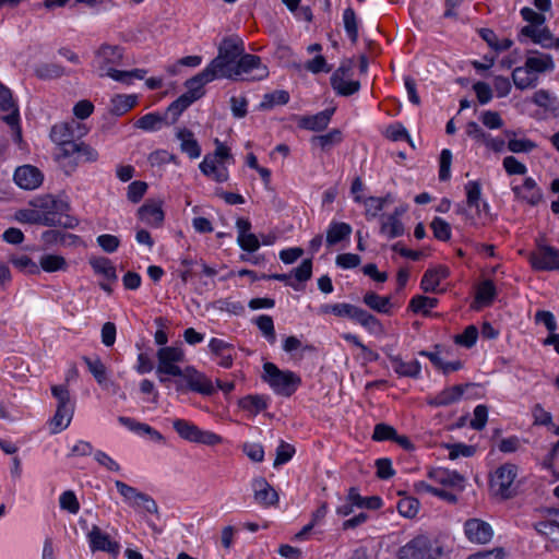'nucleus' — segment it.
Segmentation results:
<instances>
[{
    "label": "nucleus",
    "instance_id": "1",
    "mask_svg": "<svg viewBox=\"0 0 559 559\" xmlns=\"http://www.w3.org/2000/svg\"><path fill=\"white\" fill-rule=\"evenodd\" d=\"M71 206L67 199L45 194L35 198L27 207L14 213V219L22 224H35L44 226H60L75 228L79 219L70 214Z\"/></svg>",
    "mask_w": 559,
    "mask_h": 559
},
{
    "label": "nucleus",
    "instance_id": "2",
    "mask_svg": "<svg viewBox=\"0 0 559 559\" xmlns=\"http://www.w3.org/2000/svg\"><path fill=\"white\" fill-rule=\"evenodd\" d=\"M123 51L119 46L102 45L94 59V67L102 78L131 85L135 80H143L147 73L144 69H133L130 71L118 70L116 67L121 64Z\"/></svg>",
    "mask_w": 559,
    "mask_h": 559
},
{
    "label": "nucleus",
    "instance_id": "3",
    "mask_svg": "<svg viewBox=\"0 0 559 559\" xmlns=\"http://www.w3.org/2000/svg\"><path fill=\"white\" fill-rule=\"evenodd\" d=\"M555 67L551 55L530 50L525 56L524 64L516 67L512 72L514 85L520 90L534 87L538 83L539 75L552 72Z\"/></svg>",
    "mask_w": 559,
    "mask_h": 559
},
{
    "label": "nucleus",
    "instance_id": "4",
    "mask_svg": "<svg viewBox=\"0 0 559 559\" xmlns=\"http://www.w3.org/2000/svg\"><path fill=\"white\" fill-rule=\"evenodd\" d=\"M243 52V46L238 38H224L218 46V55L206 66L215 79H228L237 74L235 71L238 60Z\"/></svg>",
    "mask_w": 559,
    "mask_h": 559
},
{
    "label": "nucleus",
    "instance_id": "5",
    "mask_svg": "<svg viewBox=\"0 0 559 559\" xmlns=\"http://www.w3.org/2000/svg\"><path fill=\"white\" fill-rule=\"evenodd\" d=\"M215 150L206 154L199 165L201 173L215 182H226L229 178L228 165L234 163L230 148L218 139L214 140Z\"/></svg>",
    "mask_w": 559,
    "mask_h": 559
},
{
    "label": "nucleus",
    "instance_id": "6",
    "mask_svg": "<svg viewBox=\"0 0 559 559\" xmlns=\"http://www.w3.org/2000/svg\"><path fill=\"white\" fill-rule=\"evenodd\" d=\"M262 379L275 394L282 396L293 395L301 385L299 374L288 369H280L273 362H265L263 365Z\"/></svg>",
    "mask_w": 559,
    "mask_h": 559
},
{
    "label": "nucleus",
    "instance_id": "7",
    "mask_svg": "<svg viewBox=\"0 0 559 559\" xmlns=\"http://www.w3.org/2000/svg\"><path fill=\"white\" fill-rule=\"evenodd\" d=\"M51 394L57 400V409L49 420L51 433H59L67 429L74 414V402L71 400L69 389L66 385H52Z\"/></svg>",
    "mask_w": 559,
    "mask_h": 559
},
{
    "label": "nucleus",
    "instance_id": "8",
    "mask_svg": "<svg viewBox=\"0 0 559 559\" xmlns=\"http://www.w3.org/2000/svg\"><path fill=\"white\" fill-rule=\"evenodd\" d=\"M518 478V466L514 464L506 463L501 465L495 473L493 496L500 500H507L518 495V487L520 483Z\"/></svg>",
    "mask_w": 559,
    "mask_h": 559
},
{
    "label": "nucleus",
    "instance_id": "9",
    "mask_svg": "<svg viewBox=\"0 0 559 559\" xmlns=\"http://www.w3.org/2000/svg\"><path fill=\"white\" fill-rule=\"evenodd\" d=\"M173 428L186 441L214 447L224 442L222 436L199 428L193 423L177 418L173 421Z\"/></svg>",
    "mask_w": 559,
    "mask_h": 559
},
{
    "label": "nucleus",
    "instance_id": "10",
    "mask_svg": "<svg viewBox=\"0 0 559 559\" xmlns=\"http://www.w3.org/2000/svg\"><path fill=\"white\" fill-rule=\"evenodd\" d=\"M443 549L427 537L418 536L400 549V559H442Z\"/></svg>",
    "mask_w": 559,
    "mask_h": 559
},
{
    "label": "nucleus",
    "instance_id": "11",
    "mask_svg": "<svg viewBox=\"0 0 559 559\" xmlns=\"http://www.w3.org/2000/svg\"><path fill=\"white\" fill-rule=\"evenodd\" d=\"M157 367L156 373L159 376V380L164 381L163 374L178 377L181 374L182 368L179 366L180 362L185 361V350L181 346H164L160 347L157 353Z\"/></svg>",
    "mask_w": 559,
    "mask_h": 559
},
{
    "label": "nucleus",
    "instance_id": "12",
    "mask_svg": "<svg viewBox=\"0 0 559 559\" xmlns=\"http://www.w3.org/2000/svg\"><path fill=\"white\" fill-rule=\"evenodd\" d=\"M0 112L1 119L11 128L12 140L22 143V131L19 124V107L12 97L11 91L0 82Z\"/></svg>",
    "mask_w": 559,
    "mask_h": 559
},
{
    "label": "nucleus",
    "instance_id": "13",
    "mask_svg": "<svg viewBox=\"0 0 559 559\" xmlns=\"http://www.w3.org/2000/svg\"><path fill=\"white\" fill-rule=\"evenodd\" d=\"M178 377L180 378V380L177 381L178 391L190 390L202 395H211L215 391L211 379L193 366L183 368L181 374Z\"/></svg>",
    "mask_w": 559,
    "mask_h": 559
},
{
    "label": "nucleus",
    "instance_id": "14",
    "mask_svg": "<svg viewBox=\"0 0 559 559\" xmlns=\"http://www.w3.org/2000/svg\"><path fill=\"white\" fill-rule=\"evenodd\" d=\"M353 68L354 61L346 59L342 61L340 67L333 72L331 85L338 95L349 96L359 91L360 83L352 78Z\"/></svg>",
    "mask_w": 559,
    "mask_h": 559
},
{
    "label": "nucleus",
    "instance_id": "15",
    "mask_svg": "<svg viewBox=\"0 0 559 559\" xmlns=\"http://www.w3.org/2000/svg\"><path fill=\"white\" fill-rule=\"evenodd\" d=\"M528 260L536 271H557L559 270V249L538 240Z\"/></svg>",
    "mask_w": 559,
    "mask_h": 559
},
{
    "label": "nucleus",
    "instance_id": "16",
    "mask_svg": "<svg viewBox=\"0 0 559 559\" xmlns=\"http://www.w3.org/2000/svg\"><path fill=\"white\" fill-rule=\"evenodd\" d=\"M237 74L231 80H263L269 75L267 67L262 64L260 57L254 55L240 56L235 70Z\"/></svg>",
    "mask_w": 559,
    "mask_h": 559
},
{
    "label": "nucleus",
    "instance_id": "17",
    "mask_svg": "<svg viewBox=\"0 0 559 559\" xmlns=\"http://www.w3.org/2000/svg\"><path fill=\"white\" fill-rule=\"evenodd\" d=\"M115 486L123 498L124 502L134 509H142L148 513H156L158 508L156 502L147 495L140 492L136 488L116 480Z\"/></svg>",
    "mask_w": 559,
    "mask_h": 559
},
{
    "label": "nucleus",
    "instance_id": "18",
    "mask_svg": "<svg viewBox=\"0 0 559 559\" xmlns=\"http://www.w3.org/2000/svg\"><path fill=\"white\" fill-rule=\"evenodd\" d=\"M88 547L92 552L103 551L107 552L114 558H117L120 552V544L114 540L109 534L102 531L97 525H93L86 534Z\"/></svg>",
    "mask_w": 559,
    "mask_h": 559
},
{
    "label": "nucleus",
    "instance_id": "19",
    "mask_svg": "<svg viewBox=\"0 0 559 559\" xmlns=\"http://www.w3.org/2000/svg\"><path fill=\"white\" fill-rule=\"evenodd\" d=\"M138 218L152 228H159L165 221L164 201L147 199L136 211Z\"/></svg>",
    "mask_w": 559,
    "mask_h": 559
},
{
    "label": "nucleus",
    "instance_id": "20",
    "mask_svg": "<svg viewBox=\"0 0 559 559\" xmlns=\"http://www.w3.org/2000/svg\"><path fill=\"white\" fill-rule=\"evenodd\" d=\"M13 180L23 190H35L41 186L44 175L33 165H23L15 169Z\"/></svg>",
    "mask_w": 559,
    "mask_h": 559
},
{
    "label": "nucleus",
    "instance_id": "21",
    "mask_svg": "<svg viewBox=\"0 0 559 559\" xmlns=\"http://www.w3.org/2000/svg\"><path fill=\"white\" fill-rule=\"evenodd\" d=\"M477 121L473 120L466 124V134L475 141L476 144L488 147L489 140L487 130L489 129V110L476 109Z\"/></svg>",
    "mask_w": 559,
    "mask_h": 559
},
{
    "label": "nucleus",
    "instance_id": "22",
    "mask_svg": "<svg viewBox=\"0 0 559 559\" xmlns=\"http://www.w3.org/2000/svg\"><path fill=\"white\" fill-rule=\"evenodd\" d=\"M254 501L264 507H273L278 503L276 490L267 483L264 477H255L251 481Z\"/></svg>",
    "mask_w": 559,
    "mask_h": 559
},
{
    "label": "nucleus",
    "instance_id": "23",
    "mask_svg": "<svg viewBox=\"0 0 559 559\" xmlns=\"http://www.w3.org/2000/svg\"><path fill=\"white\" fill-rule=\"evenodd\" d=\"M428 477L435 483L443 487L451 488L456 492H461L465 487V479L459 473L447 468H433L428 473Z\"/></svg>",
    "mask_w": 559,
    "mask_h": 559
},
{
    "label": "nucleus",
    "instance_id": "24",
    "mask_svg": "<svg viewBox=\"0 0 559 559\" xmlns=\"http://www.w3.org/2000/svg\"><path fill=\"white\" fill-rule=\"evenodd\" d=\"M209 349L221 367L230 368L233 366L236 356L233 344L222 338L213 337L209 342Z\"/></svg>",
    "mask_w": 559,
    "mask_h": 559
},
{
    "label": "nucleus",
    "instance_id": "25",
    "mask_svg": "<svg viewBox=\"0 0 559 559\" xmlns=\"http://www.w3.org/2000/svg\"><path fill=\"white\" fill-rule=\"evenodd\" d=\"M214 80L216 79L205 67L201 72L185 82L186 92L183 94L195 102L205 94L204 86Z\"/></svg>",
    "mask_w": 559,
    "mask_h": 559
},
{
    "label": "nucleus",
    "instance_id": "26",
    "mask_svg": "<svg viewBox=\"0 0 559 559\" xmlns=\"http://www.w3.org/2000/svg\"><path fill=\"white\" fill-rule=\"evenodd\" d=\"M175 136L183 154L188 155L191 159H197L201 156V146L191 130L188 128H178Z\"/></svg>",
    "mask_w": 559,
    "mask_h": 559
},
{
    "label": "nucleus",
    "instance_id": "27",
    "mask_svg": "<svg viewBox=\"0 0 559 559\" xmlns=\"http://www.w3.org/2000/svg\"><path fill=\"white\" fill-rule=\"evenodd\" d=\"M464 534L473 544H486L489 540V525L483 520L469 519L464 524Z\"/></svg>",
    "mask_w": 559,
    "mask_h": 559
},
{
    "label": "nucleus",
    "instance_id": "28",
    "mask_svg": "<svg viewBox=\"0 0 559 559\" xmlns=\"http://www.w3.org/2000/svg\"><path fill=\"white\" fill-rule=\"evenodd\" d=\"M531 100L540 107L546 115L551 117L559 116V98L554 93L540 88L532 95Z\"/></svg>",
    "mask_w": 559,
    "mask_h": 559
},
{
    "label": "nucleus",
    "instance_id": "29",
    "mask_svg": "<svg viewBox=\"0 0 559 559\" xmlns=\"http://www.w3.org/2000/svg\"><path fill=\"white\" fill-rule=\"evenodd\" d=\"M513 191L518 198L522 199L531 205L537 204L543 198V193L539 187L531 177L525 178L521 185L514 186Z\"/></svg>",
    "mask_w": 559,
    "mask_h": 559
},
{
    "label": "nucleus",
    "instance_id": "30",
    "mask_svg": "<svg viewBox=\"0 0 559 559\" xmlns=\"http://www.w3.org/2000/svg\"><path fill=\"white\" fill-rule=\"evenodd\" d=\"M449 269L442 265L428 269L420 282V288L426 293H436L443 280L449 276Z\"/></svg>",
    "mask_w": 559,
    "mask_h": 559
},
{
    "label": "nucleus",
    "instance_id": "31",
    "mask_svg": "<svg viewBox=\"0 0 559 559\" xmlns=\"http://www.w3.org/2000/svg\"><path fill=\"white\" fill-rule=\"evenodd\" d=\"M389 360L399 377L419 378L421 365L418 360L404 361L399 355H389Z\"/></svg>",
    "mask_w": 559,
    "mask_h": 559
},
{
    "label": "nucleus",
    "instance_id": "32",
    "mask_svg": "<svg viewBox=\"0 0 559 559\" xmlns=\"http://www.w3.org/2000/svg\"><path fill=\"white\" fill-rule=\"evenodd\" d=\"M333 110H323L311 116H301L298 118L297 123L301 129L310 131H322L324 130L332 117Z\"/></svg>",
    "mask_w": 559,
    "mask_h": 559
},
{
    "label": "nucleus",
    "instance_id": "33",
    "mask_svg": "<svg viewBox=\"0 0 559 559\" xmlns=\"http://www.w3.org/2000/svg\"><path fill=\"white\" fill-rule=\"evenodd\" d=\"M464 189L466 193L467 209L474 212L476 216H479L481 212V205L486 210V203L483 200V190L480 183L478 181L472 180L465 185Z\"/></svg>",
    "mask_w": 559,
    "mask_h": 559
},
{
    "label": "nucleus",
    "instance_id": "34",
    "mask_svg": "<svg viewBox=\"0 0 559 559\" xmlns=\"http://www.w3.org/2000/svg\"><path fill=\"white\" fill-rule=\"evenodd\" d=\"M88 262L94 273L100 276L102 280L108 283H115L117 281L116 267L109 259L105 257H92Z\"/></svg>",
    "mask_w": 559,
    "mask_h": 559
},
{
    "label": "nucleus",
    "instance_id": "35",
    "mask_svg": "<svg viewBox=\"0 0 559 559\" xmlns=\"http://www.w3.org/2000/svg\"><path fill=\"white\" fill-rule=\"evenodd\" d=\"M521 35L545 49H550L551 32L544 25H526L522 27Z\"/></svg>",
    "mask_w": 559,
    "mask_h": 559
},
{
    "label": "nucleus",
    "instance_id": "36",
    "mask_svg": "<svg viewBox=\"0 0 559 559\" xmlns=\"http://www.w3.org/2000/svg\"><path fill=\"white\" fill-rule=\"evenodd\" d=\"M83 361L88 368V371L93 374L96 382L104 389H108L112 384L108 377L107 368L103 364L99 357H84Z\"/></svg>",
    "mask_w": 559,
    "mask_h": 559
},
{
    "label": "nucleus",
    "instance_id": "37",
    "mask_svg": "<svg viewBox=\"0 0 559 559\" xmlns=\"http://www.w3.org/2000/svg\"><path fill=\"white\" fill-rule=\"evenodd\" d=\"M352 226L344 222L332 221L325 235V242L328 246H334L344 239H347L352 234Z\"/></svg>",
    "mask_w": 559,
    "mask_h": 559
},
{
    "label": "nucleus",
    "instance_id": "38",
    "mask_svg": "<svg viewBox=\"0 0 559 559\" xmlns=\"http://www.w3.org/2000/svg\"><path fill=\"white\" fill-rule=\"evenodd\" d=\"M360 310L361 308L354 305L340 302L334 305H322L319 312L322 314L332 313L338 318H348L356 321Z\"/></svg>",
    "mask_w": 559,
    "mask_h": 559
},
{
    "label": "nucleus",
    "instance_id": "39",
    "mask_svg": "<svg viewBox=\"0 0 559 559\" xmlns=\"http://www.w3.org/2000/svg\"><path fill=\"white\" fill-rule=\"evenodd\" d=\"M342 140V132L337 129H333L325 134L312 136L310 139V144L312 148L320 150L321 152H329L335 145L340 144Z\"/></svg>",
    "mask_w": 559,
    "mask_h": 559
},
{
    "label": "nucleus",
    "instance_id": "40",
    "mask_svg": "<svg viewBox=\"0 0 559 559\" xmlns=\"http://www.w3.org/2000/svg\"><path fill=\"white\" fill-rule=\"evenodd\" d=\"M420 355L429 358L433 366L443 373H450L462 368V362L460 360L447 361L443 358L439 346L436 347V352L423 350L420 352Z\"/></svg>",
    "mask_w": 559,
    "mask_h": 559
},
{
    "label": "nucleus",
    "instance_id": "41",
    "mask_svg": "<svg viewBox=\"0 0 559 559\" xmlns=\"http://www.w3.org/2000/svg\"><path fill=\"white\" fill-rule=\"evenodd\" d=\"M167 124L166 116L158 112H150L136 120L135 127L147 132L160 130Z\"/></svg>",
    "mask_w": 559,
    "mask_h": 559
},
{
    "label": "nucleus",
    "instance_id": "42",
    "mask_svg": "<svg viewBox=\"0 0 559 559\" xmlns=\"http://www.w3.org/2000/svg\"><path fill=\"white\" fill-rule=\"evenodd\" d=\"M462 395H463V388L461 385L450 386V388H447L443 391H441L435 397H432L429 401V404L433 405V406H448L450 404H453V403L460 401Z\"/></svg>",
    "mask_w": 559,
    "mask_h": 559
},
{
    "label": "nucleus",
    "instance_id": "43",
    "mask_svg": "<svg viewBox=\"0 0 559 559\" xmlns=\"http://www.w3.org/2000/svg\"><path fill=\"white\" fill-rule=\"evenodd\" d=\"M508 150L512 153H530L537 147V144L525 138L518 136L514 132L506 133Z\"/></svg>",
    "mask_w": 559,
    "mask_h": 559
},
{
    "label": "nucleus",
    "instance_id": "44",
    "mask_svg": "<svg viewBox=\"0 0 559 559\" xmlns=\"http://www.w3.org/2000/svg\"><path fill=\"white\" fill-rule=\"evenodd\" d=\"M364 302L372 310L380 313H389L392 308L391 298L368 292L364 296Z\"/></svg>",
    "mask_w": 559,
    "mask_h": 559
},
{
    "label": "nucleus",
    "instance_id": "45",
    "mask_svg": "<svg viewBox=\"0 0 559 559\" xmlns=\"http://www.w3.org/2000/svg\"><path fill=\"white\" fill-rule=\"evenodd\" d=\"M354 200L365 205L366 216L368 218H373L383 210L385 202L389 200V195L385 198L369 197L366 199H362L361 195H356Z\"/></svg>",
    "mask_w": 559,
    "mask_h": 559
},
{
    "label": "nucleus",
    "instance_id": "46",
    "mask_svg": "<svg viewBox=\"0 0 559 559\" xmlns=\"http://www.w3.org/2000/svg\"><path fill=\"white\" fill-rule=\"evenodd\" d=\"M437 305H438L437 298L418 295L411 299L408 308L414 313L428 316L430 313V310L433 309Z\"/></svg>",
    "mask_w": 559,
    "mask_h": 559
},
{
    "label": "nucleus",
    "instance_id": "47",
    "mask_svg": "<svg viewBox=\"0 0 559 559\" xmlns=\"http://www.w3.org/2000/svg\"><path fill=\"white\" fill-rule=\"evenodd\" d=\"M135 104V95H115L110 100V111L117 116H121L133 108Z\"/></svg>",
    "mask_w": 559,
    "mask_h": 559
},
{
    "label": "nucleus",
    "instance_id": "48",
    "mask_svg": "<svg viewBox=\"0 0 559 559\" xmlns=\"http://www.w3.org/2000/svg\"><path fill=\"white\" fill-rule=\"evenodd\" d=\"M381 233L388 238H396L403 235L404 226L396 215H388L382 219Z\"/></svg>",
    "mask_w": 559,
    "mask_h": 559
},
{
    "label": "nucleus",
    "instance_id": "49",
    "mask_svg": "<svg viewBox=\"0 0 559 559\" xmlns=\"http://www.w3.org/2000/svg\"><path fill=\"white\" fill-rule=\"evenodd\" d=\"M36 75L41 80H53L67 74L63 67L55 62L38 64L35 69Z\"/></svg>",
    "mask_w": 559,
    "mask_h": 559
},
{
    "label": "nucleus",
    "instance_id": "50",
    "mask_svg": "<svg viewBox=\"0 0 559 559\" xmlns=\"http://www.w3.org/2000/svg\"><path fill=\"white\" fill-rule=\"evenodd\" d=\"M39 265L48 273L64 271L68 267L66 259L59 254H44L39 259Z\"/></svg>",
    "mask_w": 559,
    "mask_h": 559
},
{
    "label": "nucleus",
    "instance_id": "51",
    "mask_svg": "<svg viewBox=\"0 0 559 559\" xmlns=\"http://www.w3.org/2000/svg\"><path fill=\"white\" fill-rule=\"evenodd\" d=\"M238 405L250 415H257L267 406L265 399L260 395H247L239 400Z\"/></svg>",
    "mask_w": 559,
    "mask_h": 559
},
{
    "label": "nucleus",
    "instance_id": "52",
    "mask_svg": "<svg viewBox=\"0 0 559 559\" xmlns=\"http://www.w3.org/2000/svg\"><path fill=\"white\" fill-rule=\"evenodd\" d=\"M356 322H358L361 326H364L368 332L372 334H382L384 332L383 325L381 322L371 313L361 309Z\"/></svg>",
    "mask_w": 559,
    "mask_h": 559
},
{
    "label": "nucleus",
    "instance_id": "53",
    "mask_svg": "<svg viewBox=\"0 0 559 559\" xmlns=\"http://www.w3.org/2000/svg\"><path fill=\"white\" fill-rule=\"evenodd\" d=\"M396 508L402 516L413 519L417 515L420 508V503L416 498L405 496L400 499Z\"/></svg>",
    "mask_w": 559,
    "mask_h": 559
},
{
    "label": "nucleus",
    "instance_id": "54",
    "mask_svg": "<svg viewBox=\"0 0 559 559\" xmlns=\"http://www.w3.org/2000/svg\"><path fill=\"white\" fill-rule=\"evenodd\" d=\"M255 324L263 334V336L271 343L274 344L276 341L274 323L270 316L262 314L255 320Z\"/></svg>",
    "mask_w": 559,
    "mask_h": 559
},
{
    "label": "nucleus",
    "instance_id": "55",
    "mask_svg": "<svg viewBox=\"0 0 559 559\" xmlns=\"http://www.w3.org/2000/svg\"><path fill=\"white\" fill-rule=\"evenodd\" d=\"M385 136L392 141L405 140L412 147H415L412 138L409 136L405 127L401 123H393L385 129Z\"/></svg>",
    "mask_w": 559,
    "mask_h": 559
},
{
    "label": "nucleus",
    "instance_id": "56",
    "mask_svg": "<svg viewBox=\"0 0 559 559\" xmlns=\"http://www.w3.org/2000/svg\"><path fill=\"white\" fill-rule=\"evenodd\" d=\"M478 337V331L475 325H468L462 333L456 334L454 336V342L457 345L464 346V347H472Z\"/></svg>",
    "mask_w": 559,
    "mask_h": 559
},
{
    "label": "nucleus",
    "instance_id": "57",
    "mask_svg": "<svg viewBox=\"0 0 559 559\" xmlns=\"http://www.w3.org/2000/svg\"><path fill=\"white\" fill-rule=\"evenodd\" d=\"M343 21L345 31L352 41H356L358 37V27L356 21V14L353 9L347 8L343 13Z\"/></svg>",
    "mask_w": 559,
    "mask_h": 559
},
{
    "label": "nucleus",
    "instance_id": "58",
    "mask_svg": "<svg viewBox=\"0 0 559 559\" xmlns=\"http://www.w3.org/2000/svg\"><path fill=\"white\" fill-rule=\"evenodd\" d=\"M431 229L433 231V236L441 241H447L451 238L450 225L440 217L433 218L431 222Z\"/></svg>",
    "mask_w": 559,
    "mask_h": 559
},
{
    "label": "nucleus",
    "instance_id": "59",
    "mask_svg": "<svg viewBox=\"0 0 559 559\" xmlns=\"http://www.w3.org/2000/svg\"><path fill=\"white\" fill-rule=\"evenodd\" d=\"M59 504L62 510L71 514H76L80 510V503L72 491H64L59 497Z\"/></svg>",
    "mask_w": 559,
    "mask_h": 559
},
{
    "label": "nucleus",
    "instance_id": "60",
    "mask_svg": "<svg viewBox=\"0 0 559 559\" xmlns=\"http://www.w3.org/2000/svg\"><path fill=\"white\" fill-rule=\"evenodd\" d=\"M289 100V94L286 91L280 90L264 96L261 106L264 108H271L276 105H285Z\"/></svg>",
    "mask_w": 559,
    "mask_h": 559
},
{
    "label": "nucleus",
    "instance_id": "61",
    "mask_svg": "<svg viewBox=\"0 0 559 559\" xmlns=\"http://www.w3.org/2000/svg\"><path fill=\"white\" fill-rule=\"evenodd\" d=\"M294 453L295 448L292 444L282 441L276 449V457L273 463L274 467H277L290 461Z\"/></svg>",
    "mask_w": 559,
    "mask_h": 559
},
{
    "label": "nucleus",
    "instance_id": "62",
    "mask_svg": "<svg viewBox=\"0 0 559 559\" xmlns=\"http://www.w3.org/2000/svg\"><path fill=\"white\" fill-rule=\"evenodd\" d=\"M535 323L543 324L549 333L557 330V321L552 312L548 310H538L535 316Z\"/></svg>",
    "mask_w": 559,
    "mask_h": 559
},
{
    "label": "nucleus",
    "instance_id": "63",
    "mask_svg": "<svg viewBox=\"0 0 559 559\" xmlns=\"http://www.w3.org/2000/svg\"><path fill=\"white\" fill-rule=\"evenodd\" d=\"M98 246L107 253L115 252L120 246V239L110 234H103L96 238Z\"/></svg>",
    "mask_w": 559,
    "mask_h": 559
},
{
    "label": "nucleus",
    "instance_id": "64",
    "mask_svg": "<svg viewBox=\"0 0 559 559\" xmlns=\"http://www.w3.org/2000/svg\"><path fill=\"white\" fill-rule=\"evenodd\" d=\"M237 243L239 245V247L242 250L249 251V252L257 251L261 246V242L259 241L258 237L252 233H248L245 235H238Z\"/></svg>",
    "mask_w": 559,
    "mask_h": 559
}]
</instances>
